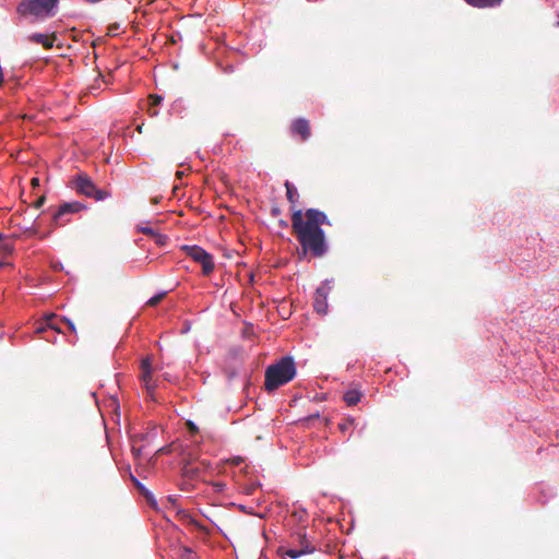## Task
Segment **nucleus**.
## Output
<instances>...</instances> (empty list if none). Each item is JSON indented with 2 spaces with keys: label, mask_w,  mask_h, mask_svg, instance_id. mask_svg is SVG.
Segmentation results:
<instances>
[{
  "label": "nucleus",
  "mask_w": 559,
  "mask_h": 559,
  "mask_svg": "<svg viewBox=\"0 0 559 559\" xmlns=\"http://www.w3.org/2000/svg\"><path fill=\"white\" fill-rule=\"evenodd\" d=\"M330 225L325 213L317 209H308L304 214L297 210L292 215V226L304 253L311 252L314 257H323L328 251L325 234L321 225Z\"/></svg>",
  "instance_id": "1"
},
{
  "label": "nucleus",
  "mask_w": 559,
  "mask_h": 559,
  "mask_svg": "<svg viewBox=\"0 0 559 559\" xmlns=\"http://www.w3.org/2000/svg\"><path fill=\"white\" fill-rule=\"evenodd\" d=\"M296 376L294 359L289 356L281 358L265 370V389L272 392L292 381Z\"/></svg>",
  "instance_id": "2"
},
{
  "label": "nucleus",
  "mask_w": 559,
  "mask_h": 559,
  "mask_svg": "<svg viewBox=\"0 0 559 559\" xmlns=\"http://www.w3.org/2000/svg\"><path fill=\"white\" fill-rule=\"evenodd\" d=\"M58 0H22L17 11L22 15H32L45 20L56 14Z\"/></svg>",
  "instance_id": "3"
},
{
  "label": "nucleus",
  "mask_w": 559,
  "mask_h": 559,
  "mask_svg": "<svg viewBox=\"0 0 559 559\" xmlns=\"http://www.w3.org/2000/svg\"><path fill=\"white\" fill-rule=\"evenodd\" d=\"M71 188L78 193L95 199L96 201H103L109 198V193L107 191L98 189L93 180L83 173L76 175L71 180Z\"/></svg>",
  "instance_id": "4"
},
{
  "label": "nucleus",
  "mask_w": 559,
  "mask_h": 559,
  "mask_svg": "<svg viewBox=\"0 0 559 559\" xmlns=\"http://www.w3.org/2000/svg\"><path fill=\"white\" fill-rule=\"evenodd\" d=\"M293 543L296 547L287 549L284 555L292 559H297L302 555L311 554L316 550L311 540L308 538L306 526H298L292 534Z\"/></svg>",
  "instance_id": "5"
},
{
  "label": "nucleus",
  "mask_w": 559,
  "mask_h": 559,
  "mask_svg": "<svg viewBox=\"0 0 559 559\" xmlns=\"http://www.w3.org/2000/svg\"><path fill=\"white\" fill-rule=\"evenodd\" d=\"M182 251L186 252L188 257H190L195 262L202 265V272L204 275H209L214 270L213 258L210 253H207L203 248L199 246H182Z\"/></svg>",
  "instance_id": "6"
},
{
  "label": "nucleus",
  "mask_w": 559,
  "mask_h": 559,
  "mask_svg": "<svg viewBox=\"0 0 559 559\" xmlns=\"http://www.w3.org/2000/svg\"><path fill=\"white\" fill-rule=\"evenodd\" d=\"M330 290L331 286L329 281L322 283L316 290L313 307L320 314H325L328 312V296Z\"/></svg>",
  "instance_id": "7"
},
{
  "label": "nucleus",
  "mask_w": 559,
  "mask_h": 559,
  "mask_svg": "<svg viewBox=\"0 0 559 559\" xmlns=\"http://www.w3.org/2000/svg\"><path fill=\"white\" fill-rule=\"evenodd\" d=\"M85 206L80 202H68L60 205L59 210L53 214V221L57 225H63L67 221L63 216L70 213H78Z\"/></svg>",
  "instance_id": "8"
},
{
  "label": "nucleus",
  "mask_w": 559,
  "mask_h": 559,
  "mask_svg": "<svg viewBox=\"0 0 559 559\" xmlns=\"http://www.w3.org/2000/svg\"><path fill=\"white\" fill-rule=\"evenodd\" d=\"M152 372H153V369H152L151 359L147 357V358L143 359L141 362V381H142L144 388L146 389V391L150 393L153 392L155 389Z\"/></svg>",
  "instance_id": "9"
},
{
  "label": "nucleus",
  "mask_w": 559,
  "mask_h": 559,
  "mask_svg": "<svg viewBox=\"0 0 559 559\" xmlns=\"http://www.w3.org/2000/svg\"><path fill=\"white\" fill-rule=\"evenodd\" d=\"M292 131L301 135L302 140H307L310 136L309 122L306 119H297L292 124Z\"/></svg>",
  "instance_id": "10"
},
{
  "label": "nucleus",
  "mask_w": 559,
  "mask_h": 559,
  "mask_svg": "<svg viewBox=\"0 0 559 559\" xmlns=\"http://www.w3.org/2000/svg\"><path fill=\"white\" fill-rule=\"evenodd\" d=\"M28 40L43 45L46 49H50L53 46V38L41 34V33H34L28 36Z\"/></svg>",
  "instance_id": "11"
},
{
  "label": "nucleus",
  "mask_w": 559,
  "mask_h": 559,
  "mask_svg": "<svg viewBox=\"0 0 559 559\" xmlns=\"http://www.w3.org/2000/svg\"><path fill=\"white\" fill-rule=\"evenodd\" d=\"M467 4L474 8H493L499 5L502 0H464Z\"/></svg>",
  "instance_id": "12"
},
{
  "label": "nucleus",
  "mask_w": 559,
  "mask_h": 559,
  "mask_svg": "<svg viewBox=\"0 0 559 559\" xmlns=\"http://www.w3.org/2000/svg\"><path fill=\"white\" fill-rule=\"evenodd\" d=\"M361 399L360 391L356 389H350L344 394V401L348 406L356 405Z\"/></svg>",
  "instance_id": "13"
},
{
  "label": "nucleus",
  "mask_w": 559,
  "mask_h": 559,
  "mask_svg": "<svg viewBox=\"0 0 559 559\" xmlns=\"http://www.w3.org/2000/svg\"><path fill=\"white\" fill-rule=\"evenodd\" d=\"M285 187H286L287 200L290 203H296L297 200H298V197H299L297 188L293 183H290L289 181L285 182Z\"/></svg>",
  "instance_id": "14"
},
{
  "label": "nucleus",
  "mask_w": 559,
  "mask_h": 559,
  "mask_svg": "<svg viewBox=\"0 0 559 559\" xmlns=\"http://www.w3.org/2000/svg\"><path fill=\"white\" fill-rule=\"evenodd\" d=\"M306 518H307V512L304 509H296L293 511V513L290 515V521L301 524L305 522Z\"/></svg>",
  "instance_id": "15"
},
{
  "label": "nucleus",
  "mask_w": 559,
  "mask_h": 559,
  "mask_svg": "<svg viewBox=\"0 0 559 559\" xmlns=\"http://www.w3.org/2000/svg\"><path fill=\"white\" fill-rule=\"evenodd\" d=\"M163 98L159 95H151L150 96V105L151 108L148 109V114L152 117H155L158 115V111L154 109L153 107L158 106L162 103Z\"/></svg>",
  "instance_id": "16"
},
{
  "label": "nucleus",
  "mask_w": 559,
  "mask_h": 559,
  "mask_svg": "<svg viewBox=\"0 0 559 559\" xmlns=\"http://www.w3.org/2000/svg\"><path fill=\"white\" fill-rule=\"evenodd\" d=\"M164 296H165V293L157 294V295L153 296L152 298H150L147 304L150 306H155L164 298Z\"/></svg>",
  "instance_id": "17"
},
{
  "label": "nucleus",
  "mask_w": 559,
  "mask_h": 559,
  "mask_svg": "<svg viewBox=\"0 0 559 559\" xmlns=\"http://www.w3.org/2000/svg\"><path fill=\"white\" fill-rule=\"evenodd\" d=\"M145 497L147 499V501L152 504V506H155L156 504V500L155 498L153 497V495L151 492H146L145 493Z\"/></svg>",
  "instance_id": "18"
},
{
  "label": "nucleus",
  "mask_w": 559,
  "mask_h": 559,
  "mask_svg": "<svg viewBox=\"0 0 559 559\" xmlns=\"http://www.w3.org/2000/svg\"><path fill=\"white\" fill-rule=\"evenodd\" d=\"M139 230L145 235H152L153 229L151 227H139Z\"/></svg>",
  "instance_id": "19"
},
{
  "label": "nucleus",
  "mask_w": 559,
  "mask_h": 559,
  "mask_svg": "<svg viewBox=\"0 0 559 559\" xmlns=\"http://www.w3.org/2000/svg\"><path fill=\"white\" fill-rule=\"evenodd\" d=\"M192 554V550L190 548L185 547L183 548V557L185 559H189Z\"/></svg>",
  "instance_id": "20"
},
{
  "label": "nucleus",
  "mask_w": 559,
  "mask_h": 559,
  "mask_svg": "<svg viewBox=\"0 0 559 559\" xmlns=\"http://www.w3.org/2000/svg\"><path fill=\"white\" fill-rule=\"evenodd\" d=\"M64 321H66L67 325L69 326V329L74 332L75 326H74L73 322L70 321L69 319H64Z\"/></svg>",
  "instance_id": "21"
},
{
  "label": "nucleus",
  "mask_w": 559,
  "mask_h": 559,
  "mask_svg": "<svg viewBox=\"0 0 559 559\" xmlns=\"http://www.w3.org/2000/svg\"><path fill=\"white\" fill-rule=\"evenodd\" d=\"M44 202H45V198L41 197L40 199H38L36 201L35 206L38 209V207H40L44 204Z\"/></svg>",
  "instance_id": "22"
},
{
  "label": "nucleus",
  "mask_w": 559,
  "mask_h": 559,
  "mask_svg": "<svg viewBox=\"0 0 559 559\" xmlns=\"http://www.w3.org/2000/svg\"><path fill=\"white\" fill-rule=\"evenodd\" d=\"M132 452H133L134 456H136V457H138V456H140V454H141V449H140V448L138 449V448H135V447H132Z\"/></svg>",
  "instance_id": "23"
},
{
  "label": "nucleus",
  "mask_w": 559,
  "mask_h": 559,
  "mask_svg": "<svg viewBox=\"0 0 559 559\" xmlns=\"http://www.w3.org/2000/svg\"><path fill=\"white\" fill-rule=\"evenodd\" d=\"M32 185H33V187L39 186V179L38 178H33L32 179Z\"/></svg>",
  "instance_id": "24"
},
{
  "label": "nucleus",
  "mask_w": 559,
  "mask_h": 559,
  "mask_svg": "<svg viewBox=\"0 0 559 559\" xmlns=\"http://www.w3.org/2000/svg\"><path fill=\"white\" fill-rule=\"evenodd\" d=\"M183 175H185V171H181V170H178V171L176 173V176H177L178 178H181Z\"/></svg>",
  "instance_id": "25"
},
{
  "label": "nucleus",
  "mask_w": 559,
  "mask_h": 559,
  "mask_svg": "<svg viewBox=\"0 0 559 559\" xmlns=\"http://www.w3.org/2000/svg\"><path fill=\"white\" fill-rule=\"evenodd\" d=\"M189 426H190L191 430H193V431L197 430V427L192 421H189Z\"/></svg>",
  "instance_id": "26"
},
{
  "label": "nucleus",
  "mask_w": 559,
  "mask_h": 559,
  "mask_svg": "<svg viewBox=\"0 0 559 559\" xmlns=\"http://www.w3.org/2000/svg\"><path fill=\"white\" fill-rule=\"evenodd\" d=\"M48 325H49L51 329H55V330H57V331H60L58 328H55V325H53V324H51L50 322H48Z\"/></svg>",
  "instance_id": "27"
},
{
  "label": "nucleus",
  "mask_w": 559,
  "mask_h": 559,
  "mask_svg": "<svg viewBox=\"0 0 559 559\" xmlns=\"http://www.w3.org/2000/svg\"><path fill=\"white\" fill-rule=\"evenodd\" d=\"M55 318V314H51L50 317H48V320H52Z\"/></svg>",
  "instance_id": "28"
},
{
  "label": "nucleus",
  "mask_w": 559,
  "mask_h": 559,
  "mask_svg": "<svg viewBox=\"0 0 559 559\" xmlns=\"http://www.w3.org/2000/svg\"><path fill=\"white\" fill-rule=\"evenodd\" d=\"M187 473H194L193 468L187 471Z\"/></svg>",
  "instance_id": "29"
},
{
  "label": "nucleus",
  "mask_w": 559,
  "mask_h": 559,
  "mask_svg": "<svg viewBox=\"0 0 559 559\" xmlns=\"http://www.w3.org/2000/svg\"><path fill=\"white\" fill-rule=\"evenodd\" d=\"M3 235L0 233V239H2Z\"/></svg>",
  "instance_id": "30"
}]
</instances>
